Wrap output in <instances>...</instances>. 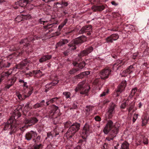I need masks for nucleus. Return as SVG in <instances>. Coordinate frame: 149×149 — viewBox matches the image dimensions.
<instances>
[{
  "label": "nucleus",
  "instance_id": "nucleus-1",
  "mask_svg": "<svg viewBox=\"0 0 149 149\" xmlns=\"http://www.w3.org/2000/svg\"><path fill=\"white\" fill-rule=\"evenodd\" d=\"M120 126V125L118 123H116L114 125L112 121L111 120L108 121L104 127L103 131L106 134L109 133V134L111 137H107L106 140L108 141L113 140L118 133Z\"/></svg>",
  "mask_w": 149,
  "mask_h": 149
},
{
  "label": "nucleus",
  "instance_id": "nucleus-2",
  "mask_svg": "<svg viewBox=\"0 0 149 149\" xmlns=\"http://www.w3.org/2000/svg\"><path fill=\"white\" fill-rule=\"evenodd\" d=\"M21 116V113L19 110L16 109L14 111L13 117H11L8 121L7 123L5 125L4 129L5 130L8 128L10 129V132L9 134L11 135L15 132L19 127L17 124V121L16 119Z\"/></svg>",
  "mask_w": 149,
  "mask_h": 149
},
{
  "label": "nucleus",
  "instance_id": "nucleus-3",
  "mask_svg": "<svg viewBox=\"0 0 149 149\" xmlns=\"http://www.w3.org/2000/svg\"><path fill=\"white\" fill-rule=\"evenodd\" d=\"M90 89L89 86L86 83L85 81H83L80 82L75 89V91L77 93L80 91L81 94H84L87 95Z\"/></svg>",
  "mask_w": 149,
  "mask_h": 149
},
{
  "label": "nucleus",
  "instance_id": "nucleus-4",
  "mask_svg": "<svg viewBox=\"0 0 149 149\" xmlns=\"http://www.w3.org/2000/svg\"><path fill=\"white\" fill-rule=\"evenodd\" d=\"M80 124L75 123L72 124L67 132L65 134L64 136L68 139H70L79 129Z\"/></svg>",
  "mask_w": 149,
  "mask_h": 149
},
{
  "label": "nucleus",
  "instance_id": "nucleus-5",
  "mask_svg": "<svg viewBox=\"0 0 149 149\" xmlns=\"http://www.w3.org/2000/svg\"><path fill=\"white\" fill-rule=\"evenodd\" d=\"M86 40V37L83 36L79 38L76 39L73 42L74 44L72 45V43H70L69 44V46L70 47V49L71 50H74L76 48V45H77L81 44L85 41Z\"/></svg>",
  "mask_w": 149,
  "mask_h": 149
},
{
  "label": "nucleus",
  "instance_id": "nucleus-6",
  "mask_svg": "<svg viewBox=\"0 0 149 149\" xmlns=\"http://www.w3.org/2000/svg\"><path fill=\"white\" fill-rule=\"evenodd\" d=\"M49 114L50 118H56L60 116L61 114L58 107L54 106L53 107V110L49 111Z\"/></svg>",
  "mask_w": 149,
  "mask_h": 149
},
{
  "label": "nucleus",
  "instance_id": "nucleus-7",
  "mask_svg": "<svg viewBox=\"0 0 149 149\" xmlns=\"http://www.w3.org/2000/svg\"><path fill=\"white\" fill-rule=\"evenodd\" d=\"M111 70L109 68H105L100 72V76L102 79H105L109 77L111 74Z\"/></svg>",
  "mask_w": 149,
  "mask_h": 149
},
{
  "label": "nucleus",
  "instance_id": "nucleus-8",
  "mask_svg": "<svg viewBox=\"0 0 149 149\" xmlns=\"http://www.w3.org/2000/svg\"><path fill=\"white\" fill-rule=\"evenodd\" d=\"M40 39V37L35 36V37L33 38H28L22 40L20 42V44H24L23 45L24 46H26L28 47L29 46V42H30V41H33L35 39Z\"/></svg>",
  "mask_w": 149,
  "mask_h": 149
},
{
  "label": "nucleus",
  "instance_id": "nucleus-9",
  "mask_svg": "<svg viewBox=\"0 0 149 149\" xmlns=\"http://www.w3.org/2000/svg\"><path fill=\"white\" fill-rule=\"evenodd\" d=\"M92 30V27L91 25H88L83 27L79 31V34H82L86 32H88L87 34L88 35L91 34L90 31Z\"/></svg>",
  "mask_w": 149,
  "mask_h": 149
},
{
  "label": "nucleus",
  "instance_id": "nucleus-10",
  "mask_svg": "<svg viewBox=\"0 0 149 149\" xmlns=\"http://www.w3.org/2000/svg\"><path fill=\"white\" fill-rule=\"evenodd\" d=\"M37 136V133L33 131H31L26 133L25 135V139L27 141L31 140L32 138H35Z\"/></svg>",
  "mask_w": 149,
  "mask_h": 149
},
{
  "label": "nucleus",
  "instance_id": "nucleus-11",
  "mask_svg": "<svg viewBox=\"0 0 149 149\" xmlns=\"http://www.w3.org/2000/svg\"><path fill=\"white\" fill-rule=\"evenodd\" d=\"M93 47H90L88 48L86 50H84L81 52L79 55H78V59H79V58H80V59H81V57L88 55L89 53L93 51Z\"/></svg>",
  "mask_w": 149,
  "mask_h": 149
},
{
  "label": "nucleus",
  "instance_id": "nucleus-12",
  "mask_svg": "<svg viewBox=\"0 0 149 149\" xmlns=\"http://www.w3.org/2000/svg\"><path fill=\"white\" fill-rule=\"evenodd\" d=\"M125 62V61L124 60H117V63L113 65L112 67L113 69V70H117L120 67L124 65Z\"/></svg>",
  "mask_w": 149,
  "mask_h": 149
},
{
  "label": "nucleus",
  "instance_id": "nucleus-13",
  "mask_svg": "<svg viewBox=\"0 0 149 149\" xmlns=\"http://www.w3.org/2000/svg\"><path fill=\"white\" fill-rule=\"evenodd\" d=\"M134 70V69L132 65H130L125 70L123 71L121 74L122 77L127 76V74H130Z\"/></svg>",
  "mask_w": 149,
  "mask_h": 149
},
{
  "label": "nucleus",
  "instance_id": "nucleus-14",
  "mask_svg": "<svg viewBox=\"0 0 149 149\" xmlns=\"http://www.w3.org/2000/svg\"><path fill=\"white\" fill-rule=\"evenodd\" d=\"M119 36L118 34H113L107 37L106 40L108 43L112 42L113 41L117 40Z\"/></svg>",
  "mask_w": 149,
  "mask_h": 149
},
{
  "label": "nucleus",
  "instance_id": "nucleus-15",
  "mask_svg": "<svg viewBox=\"0 0 149 149\" xmlns=\"http://www.w3.org/2000/svg\"><path fill=\"white\" fill-rule=\"evenodd\" d=\"M115 105L113 103H112L110 106L108 111L107 114L108 115L109 118H112L113 114H114L115 111H114Z\"/></svg>",
  "mask_w": 149,
  "mask_h": 149
},
{
  "label": "nucleus",
  "instance_id": "nucleus-16",
  "mask_svg": "<svg viewBox=\"0 0 149 149\" xmlns=\"http://www.w3.org/2000/svg\"><path fill=\"white\" fill-rule=\"evenodd\" d=\"M33 0H23V1H19L18 2V3H19V4L20 3L22 2L24 4L23 5H20L21 6H26L27 4H29L28 6H30L31 7L29 8V7H28V9L30 10L33 8L34 6L31 4H29V3L30 2H31Z\"/></svg>",
  "mask_w": 149,
  "mask_h": 149
},
{
  "label": "nucleus",
  "instance_id": "nucleus-17",
  "mask_svg": "<svg viewBox=\"0 0 149 149\" xmlns=\"http://www.w3.org/2000/svg\"><path fill=\"white\" fill-rule=\"evenodd\" d=\"M91 132L90 128L89 126L87 124H86L84 126L82 132V134L85 135V136H87Z\"/></svg>",
  "mask_w": 149,
  "mask_h": 149
},
{
  "label": "nucleus",
  "instance_id": "nucleus-18",
  "mask_svg": "<svg viewBox=\"0 0 149 149\" xmlns=\"http://www.w3.org/2000/svg\"><path fill=\"white\" fill-rule=\"evenodd\" d=\"M126 81L125 80H123L121 82L120 85L118 86V89L117 91V92H122L126 85Z\"/></svg>",
  "mask_w": 149,
  "mask_h": 149
},
{
  "label": "nucleus",
  "instance_id": "nucleus-19",
  "mask_svg": "<svg viewBox=\"0 0 149 149\" xmlns=\"http://www.w3.org/2000/svg\"><path fill=\"white\" fill-rule=\"evenodd\" d=\"M38 121V120L36 118H31L30 119H26L24 122L25 124H34Z\"/></svg>",
  "mask_w": 149,
  "mask_h": 149
},
{
  "label": "nucleus",
  "instance_id": "nucleus-20",
  "mask_svg": "<svg viewBox=\"0 0 149 149\" xmlns=\"http://www.w3.org/2000/svg\"><path fill=\"white\" fill-rule=\"evenodd\" d=\"M10 63L7 61L0 60V69L2 68H8L10 66Z\"/></svg>",
  "mask_w": 149,
  "mask_h": 149
},
{
  "label": "nucleus",
  "instance_id": "nucleus-21",
  "mask_svg": "<svg viewBox=\"0 0 149 149\" xmlns=\"http://www.w3.org/2000/svg\"><path fill=\"white\" fill-rule=\"evenodd\" d=\"M130 99H131L130 97H129L128 99L125 101L121 104L120 106L121 108L124 109L126 106L130 105L132 100Z\"/></svg>",
  "mask_w": 149,
  "mask_h": 149
},
{
  "label": "nucleus",
  "instance_id": "nucleus-22",
  "mask_svg": "<svg viewBox=\"0 0 149 149\" xmlns=\"http://www.w3.org/2000/svg\"><path fill=\"white\" fill-rule=\"evenodd\" d=\"M54 5H56L57 8H61L63 6H67L68 5V3L67 2L61 1V3L57 2L54 3Z\"/></svg>",
  "mask_w": 149,
  "mask_h": 149
},
{
  "label": "nucleus",
  "instance_id": "nucleus-23",
  "mask_svg": "<svg viewBox=\"0 0 149 149\" xmlns=\"http://www.w3.org/2000/svg\"><path fill=\"white\" fill-rule=\"evenodd\" d=\"M68 42V40L67 39L61 40L56 44V48H57L58 47L61 46Z\"/></svg>",
  "mask_w": 149,
  "mask_h": 149
},
{
  "label": "nucleus",
  "instance_id": "nucleus-24",
  "mask_svg": "<svg viewBox=\"0 0 149 149\" xmlns=\"http://www.w3.org/2000/svg\"><path fill=\"white\" fill-rule=\"evenodd\" d=\"M104 8L103 6H93L92 7V9L94 11L96 10L102 11Z\"/></svg>",
  "mask_w": 149,
  "mask_h": 149
},
{
  "label": "nucleus",
  "instance_id": "nucleus-25",
  "mask_svg": "<svg viewBox=\"0 0 149 149\" xmlns=\"http://www.w3.org/2000/svg\"><path fill=\"white\" fill-rule=\"evenodd\" d=\"M51 57L52 56L51 55H45L39 59V61L41 63L43 62L51 59Z\"/></svg>",
  "mask_w": 149,
  "mask_h": 149
},
{
  "label": "nucleus",
  "instance_id": "nucleus-26",
  "mask_svg": "<svg viewBox=\"0 0 149 149\" xmlns=\"http://www.w3.org/2000/svg\"><path fill=\"white\" fill-rule=\"evenodd\" d=\"M40 72V70H33L32 72H29L26 73L25 75L26 77H31L33 75V74H36L39 73Z\"/></svg>",
  "mask_w": 149,
  "mask_h": 149
},
{
  "label": "nucleus",
  "instance_id": "nucleus-27",
  "mask_svg": "<svg viewBox=\"0 0 149 149\" xmlns=\"http://www.w3.org/2000/svg\"><path fill=\"white\" fill-rule=\"evenodd\" d=\"M54 24V23L52 24H48L46 26H44V28L45 29H49L48 32L52 31L54 30V27H53V25Z\"/></svg>",
  "mask_w": 149,
  "mask_h": 149
},
{
  "label": "nucleus",
  "instance_id": "nucleus-28",
  "mask_svg": "<svg viewBox=\"0 0 149 149\" xmlns=\"http://www.w3.org/2000/svg\"><path fill=\"white\" fill-rule=\"evenodd\" d=\"M58 82L59 80H57L56 81H53L50 84H47L46 86V88L49 89V88H52V86H55L58 83Z\"/></svg>",
  "mask_w": 149,
  "mask_h": 149
},
{
  "label": "nucleus",
  "instance_id": "nucleus-29",
  "mask_svg": "<svg viewBox=\"0 0 149 149\" xmlns=\"http://www.w3.org/2000/svg\"><path fill=\"white\" fill-rule=\"evenodd\" d=\"M129 144L126 141L123 142L122 144L120 149H129Z\"/></svg>",
  "mask_w": 149,
  "mask_h": 149
},
{
  "label": "nucleus",
  "instance_id": "nucleus-30",
  "mask_svg": "<svg viewBox=\"0 0 149 149\" xmlns=\"http://www.w3.org/2000/svg\"><path fill=\"white\" fill-rule=\"evenodd\" d=\"M92 107L91 106H87L86 107L85 111L86 116H88L90 114V112L92 110Z\"/></svg>",
  "mask_w": 149,
  "mask_h": 149
},
{
  "label": "nucleus",
  "instance_id": "nucleus-31",
  "mask_svg": "<svg viewBox=\"0 0 149 149\" xmlns=\"http://www.w3.org/2000/svg\"><path fill=\"white\" fill-rule=\"evenodd\" d=\"M58 99V98L57 97H54L52 98V99L50 100H47L46 102V103L47 104V105H48L50 103H53L56 102Z\"/></svg>",
  "mask_w": 149,
  "mask_h": 149
},
{
  "label": "nucleus",
  "instance_id": "nucleus-32",
  "mask_svg": "<svg viewBox=\"0 0 149 149\" xmlns=\"http://www.w3.org/2000/svg\"><path fill=\"white\" fill-rule=\"evenodd\" d=\"M68 21V19H65L64 21L58 27V29L59 30H61V29L65 25Z\"/></svg>",
  "mask_w": 149,
  "mask_h": 149
},
{
  "label": "nucleus",
  "instance_id": "nucleus-33",
  "mask_svg": "<svg viewBox=\"0 0 149 149\" xmlns=\"http://www.w3.org/2000/svg\"><path fill=\"white\" fill-rule=\"evenodd\" d=\"M15 81V80H14V79H13L12 80H10V81L11 84L6 85L4 88V89H9L14 84Z\"/></svg>",
  "mask_w": 149,
  "mask_h": 149
},
{
  "label": "nucleus",
  "instance_id": "nucleus-34",
  "mask_svg": "<svg viewBox=\"0 0 149 149\" xmlns=\"http://www.w3.org/2000/svg\"><path fill=\"white\" fill-rule=\"evenodd\" d=\"M85 65L84 62L82 61L81 63H79L78 65V67L79 68L78 69H79V70L82 69Z\"/></svg>",
  "mask_w": 149,
  "mask_h": 149
},
{
  "label": "nucleus",
  "instance_id": "nucleus-35",
  "mask_svg": "<svg viewBox=\"0 0 149 149\" xmlns=\"http://www.w3.org/2000/svg\"><path fill=\"white\" fill-rule=\"evenodd\" d=\"M33 141L36 143H38L39 142L41 139V137L40 136H36L35 138H33Z\"/></svg>",
  "mask_w": 149,
  "mask_h": 149
},
{
  "label": "nucleus",
  "instance_id": "nucleus-36",
  "mask_svg": "<svg viewBox=\"0 0 149 149\" xmlns=\"http://www.w3.org/2000/svg\"><path fill=\"white\" fill-rule=\"evenodd\" d=\"M43 104H41V103H37L33 105V108L36 109L40 107H42L43 106Z\"/></svg>",
  "mask_w": 149,
  "mask_h": 149
},
{
  "label": "nucleus",
  "instance_id": "nucleus-37",
  "mask_svg": "<svg viewBox=\"0 0 149 149\" xmlns=\"http://www.w3.org/2000/svg\"><path fill=\"white\" fill-rule=\"evenodd\" d=\"M79 70V69H74L73 68L72 70H70L69 72V73L70 74H73L76 73L77 71Z\"/></svg>",
  "mask_w": 149,
  "mask_h": 149
},
{
  "label": "nucleus",
  "instance_id": "nucleus-38",
  "mask_svg": "<svg viewBox=\"0 0 149 149\" xmlns=\"http://www.w3.org/2000/svg\"><path fill=\"white\" fill-rule=\"evenodd\" d=\"M32 108H31L29 107V104H26L24 107V111L26 112H27Z\"/></svg>",
  "mask_w": 149,
  "mask_h": 149
},
{
  "label": "nucleus",
  "instance_id": "nucleus-39",
  "mask_svg": "<svg viewBox=\"0 0 149 149\" xmlns=\"http://www.w3.org/2000/svg\"><path fill=\"white\" fill-rule=\"evenodd\" d=\"M63 94L65 96L66 98H69L71 95V93L69 92H63Z\"/></svg>",
  "mask_w": 149,
  "mask_h": 149
},
{
  "label": "nucleus",
  "instance_id": "nucleus-40",
  "mask_svg": "<svg viewBox=\"0 0 149 149\" xmlns=\"http://www.w3.org/2000/svg\"><path fill=\"white\" fill-rule=\"evenodd\" d=\"M64 125L65 127L68 128L69 127H70L72 125V123L70 121H68L65 123H64Z\"/></svg>",
  "mask_w": 149,
  "mask_h": 149
},
{
  "label": "nucleus",
  "instance_id": "nucleus-41",
  "mask_svg": "<svg viewBox=\"0 0 149 149\" xmlns=\"http://www.w3.org/2000/svg\"><path fill=\"white\" fill-rule=\"evenodd\" d=\"M109 92V90L108 89H106L102 93L100 94V96L103 97L107 94Z\"/></svg>",
  "mask_w": 149,
  "mask_h": 149
},
{
  "label": "nucleus",
  "instance_id": "nucleus-42",
  "mask_svg": "<svg viewBox=\"0 0 149 149\" xmlns=\"http://www.w3.org/2000/svg\"><path fill=\"white\" fill-rule=\"evenodd\" d=\"M47 136L48 138H50L52 139L54 137V134L52 132H49L47 133Z\"/></svg>",
  "mask_w": 149,
  "mask_h": 149
},
{
  "label": "nucleus",
  "instance_id": "nucleus-43",
  "mask_svg": "<svg viewBox=\"0 0 149 149\" xmlns=\"http://www.w3.org/2000/svg\"><path fill=\"white\" fill-rule=\"evenodd\" d=\"M137 91V89L136 88H133L131 92V95L132 96H133L135 94V93Z\"/></svg>",
  "mask_w": 149,
  "mask_h": 149
},
{
  "label": "nucleus",
  "instance_id": "nucleus-44",
  "mask_svg": "<svg viewBox=\"0 0 149 149\" xmlns=\"http://www.w3.org/2000/svg\"><path fill=\"white\" fill-rule=\"evenodd\" d=\"M22 18L19 16H17L15 19V20L18 22H20L21 21H22Z\"/></svg>",
  "mask_w": 149,
  "mask_h": 149
},
{
  "label": "nucleus",
  "instance_id": "nucleus-45",
  "mask_svg": "<svg viewBox=\"0 0 149 149\" xmlns=\"http://www.w3.org/2000/svg\"><path fill=\"white\" fill-rule=\"evenodd\" d=\"M84 77L83 73L82 72L79 74L77 75L76 76V77L77 78H78L79 79L82 78Z\"/></svg>",
  "mask_w": 149,
  "mask_h": 149
},
{
  "label": "nucleus",
  "instance_id": "nucleus-46",
  "mask_svg": "<svg viewBox=\"0 0 149 149\" xmlns=\"http://www.w3.org/2000/svg\"><path fill=\"white\" fill-rule=\"evenodd\" d=\"M138 116V114H135L134 115L133 119V123H134L137 119Z\"/></svg>",
  "mask_w": 149,
  "mask_h": 149
},
{
  "label": "nucleus",
  "instance_id": "nucleus-47",
  "mask_svg": "<svg viewBox=\"0 0 149 149\" xmlns=\"http://www.w3.org/2000/svg\"><path fill=\"white\" fill-rule=\"evenodd\" d=\"M16 95L19 98V99L20 100H22L23 99V98L22 97V96L19 93H16Z\"/></svg>",
  "mask_w": 149,
  "mask_h": 149
},
{
  "label": "nucleus",
  "instance_id": "nucleus-48",
  "mask_svg": "<svg viewBox=\"0 0 149 149\" xmlns=\"http://www.w3.org/2000/svg\"><path fill=\"white\" fill-rule=\"evenodd\" d=\"M47 21H45L44 19L41 18L40 19V24H43L44 25V23L47 22Z\"/></svg>",
  "mask_w": 149,
  "mask_h": 149
},
{
  "label": "nucleus",
  "instance_id": "nucleus-49",
  "mask_svg": "<svg viewBox=\"0 0 149 149\" xmlns=\"http://www.w3.org/2000/svg\"><path fill=\"white\" fill-rule=\"evenodd\" d=\"M119 145V144L117 142H115L114 144V149H118V147Z\"/></svg>",
  "mask_w": 149,
  "mask_h": 149
},
{
  "label": "nucleus",
  "instance_id": "nucleus-50",
  "mask_svg": "<svg viewBox=\"0 0 149 149\" xmlns=\"http://www.w3.org/2000/svg\"><path fill=\"white\" fill-rule=\"evenodd\" d=\"M83 74L84 75V76H86L88 74H90V72L89 71H85L83 72H82Z\"/></svg>",
  "mask_w": 149,
  "mask_h": 149
},
{
  "label": "nucleus",
  "instance_id": "nucleus-51",
  "mask_svg": "<svg viewBox=\"0 0 149 149\" xmlns=\"http://www.w3.org/2000/svg\"><path fill=\"white\" fill-rule=\"evenodd\" d=\"M148 120L147 119L143 120H142V126H144L146 125L147 122Z\"/></svg>",
  "mask_w": 149,
  "mask_h": 149
},
{
  "label": "nucleus",
  "instance_id": "nucleus-52",
  "mask_svg": "<svg viewBox=\"0 0 149 149\" xmlns=\"http://www.w3.org/2000/svg\"><path fill=\"white\" fill-rule=\"evenodd\" d=\"M27 127V126L25 125L23 127H20L19 129L21 131H24Z\"/></svg>",
  "mask_w": 149,
  "mask_h": 149
},
{
  "label": "nucleus",
  "instance_id": "nucleus-53",
  "mask_svg": "<svg viewBox=\"0 0 149 149\" xmlns=\"http://www.w3.org/2000/svg\"><path fill=\"white\" fill-rule=\"evenodd\" d=\"M95 119L96 121H100L101 120V118H100V117L98 116H96L95 118Z\"/></svg>",
  "mask_w": 149,
  "mask_h": 149
},
{
  "label": "nucleus",
  "instance_id": "nucleus-54",
  "mask_svg": "<svg viewBox=\"0 0 149 149\" xmlns=\"http://www.w3.org/2000/svg\"><path fill=\"white\" fill-rule=\"evenodd\" d=\"M31 17V16L30 15H28L24 16V18L27 19H30Z\"/></svg>",
  "mask_w": 149,
  "mask_h": 149
},
{
  "label": "nucleus",
  "instance_id": "nucleus-55",
  "mask_svg": "<svg viewBox=\"0 0 149 149\" xmlns=\"http://www.w3.org/2000/svg\"><path fill=\"white\" fill-rule=\"evenodd\" d=\"M42 145L41 144L36 145L34 147V149H39L40 147Z\"/></svg>",
  "mask_w": 149,
  "mask_h": 149
},
{
  "label": "nucleus",
  "instance_id": "nucleus-56",
  "mask_svg": "<svg viewBox=\"0 0 149 149\" xmlns=\"http://www.w3.org/2000/svg\"><path fill=\"white\" fill-rule=\"evenodd\" d=\"M143 143L144 144H147L148 143V140L146 138H145L143 139Z\"/></svg>",
  "mask_w": 149,
  "mask_h": 149
},
{
  "label": "nucleus",
  "instance_id": "nucleus-57",
  "mask_svg": "<svg viewBox=\"0 0 149 149\" xmlns=\"http://www.w3.org/2000/svg\"><path fill=\"white\" fill-rule=\"evenodd\" d=\"M32 92L31 91H28V95H24V96L25 97V98L26 97H27L30 96L32 94Z\"/></svg>",
  "mask_w": 149,
  "mask_h": 149
},
{
  "label": "nucleus",
  "instance_id": "nucleus-58",
  "mask_svg": "<svg viewBox=\"0 0 149 149\" xmlns=\"http://www.w3.org/2000/svg\"><path fill=\"white\" fill-rule=\"evenodd\" d=\"M133 107V105H131L128 109V111L129 112H130L132 110Z\"/></svg>",
  "mask_w": 149,
  "mask_h": 149
},
{
  "label": "nucleus",
  "instance_id": "nucleus-59",
  "mask_svg": "<svg viewBox=\"0 0 149 149\" xmlns=\"http://www.w3.org/2000/svg\"><path fill=\"white\" fill-rule=\"evenodd\" d=\"M111 3L112 5H114L115 6H116L118 5V3H116L115 1H113L111 2Z\"/></svg>",
  "mask_w": 149,
  "mask_h": 149
},
{
  "label": "nucleus",
  "instance_id": "nucleus-60",
  "mask_svg": "<svg viewBox=\"0 0 149 149\" xmlns=\"http://www.w3.org/2000/svg\"><path fill=\"white\" fill-rule=\"evenodd\" d=\"M78 63V62H77L76 61H74L73 62V65L74 66H76L77 64Z\"/></svg>",
  "mask_w": 149,
  "mask_h": 149
},
{
  "label": "nucleus",
  "instance_id": "nucleus-61",
  "mask_svg": "<svg viewBox=\"0 0 149 149\" xmlns=\"http://www.w3.org/2000/svg\"><path fill=\"white\" fill-rule=\"evenodd\" d=\"M24 84L23 85V86L24 87H27V86L26 85V82H24Z\"/></svg>",
  "mask_w": 149,
  "mask_h": 149
},
{
  "label": "nucleus",
  "instance_id": "nucleus-62",
  "mask_svg": "<svg viewBox=\"0 0 149 149\" xmlns=\"http://www.w3.org/2000/svg\"><path fill=\"white\" fill-rule=\"evenodd\" d=\"M7 0H0V2L1 3H3L4 2H6Z\"/></svg>",
  "mask_w": 149,
  "mask_h": 149
},
{
  "label": "nucleus",
  "instance_id": "nucleus-63",
  "mask_svg": "<svg viewBox=\"0 0 149 149\" xmlns=\"http://www.w3.org/2000/svg\"><path fill=\"white\" fill-rule=\"evenodd\" d=\"M19 82L20 83H22V82L24 83V80H23L21 79H20L19 80Z\"/></svg>",
  "mask_w": 149,
  "mask_h": 149
},
{
  "label": "nucleus",
  "instance_id": "nucleus-64",
  "mask_svg": "<svg viewBox=\"0 0 149 149\" xmlns=\"http://www.w3.org/2000/svg\"><path fill=\"white\" fill-rule=\"evenodd\" d=\"M58 134H59L58 133H57V132L54 135V137H56L57 135H58Z\"/></svg>",
  "mask_w": 149,
  "mask_h": 149
}]
</instances>
